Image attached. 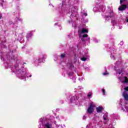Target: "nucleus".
Wrapping results in <instances>:
<instances>
[{"label":"nucleus","mask_w":128,"mask_h":128,"mask_svg":"<svg viewBox=\"0 0 128 128\" xmlns=\"http://www.w3.org/2000/svg\"><path fill=\"white\" fill-rule=\"evenodd\" d=\"M94 108H96V104H94V102H92L89 104V106L88 107V108L87 110V112L88 114H92L94 110Z\"/></svg>","instance_id":"1"},{"label":"nucleus","mask_w":128,"mask_h":128,"mask_svg":"<svg viewBox=\"0 0 128 128\" xmlns=\"http://www.w3.org/2000/svg\"><path fill=\"white\" fill-rule=\"evenodd\" d=\"M118 80H120V82H122V84H128V77L124 76V77H119Z\"/></svg>","instance_id":"2"},{"label":"nucleus","mask_w":128,"mask_h":128,"mask_svg":"<svg viewBox=\"0 0 128 128\" xmlns=\"http://www.w3.org/2000/svg\"><path fill=\"white\" fill-rule=\"evenodd\" d=\"M18 74V76H19V78H22H22H24L26 76V72L24 70H20V71Z\"/></svg>","instance_id":"3"},{"label":"nucleus","mask_w":128,"mask_h":128,"mask_svg":"<svg viewBox=\"0 0 128 128\" xmlns=\"http://www.w3.org/2000/svg\"><path fill=\"white\" fill-rule=\"evenodd\" d=\"M88 29L82 28L81 30V32L80 34H88Z\"/></svg>","instance_id":"4"},{"label":"nucleus","mask_w":128,"mask_h":128,"mask_svg":"<svg viewBox=\"0 0 128 128\" xmlns=\"http://www.w3.org/2000/svg\"><path fill=\"white\" fill-rule=\"evenodd\" d=\"M115 70H116V74H120L122 72V69L120 68V67H116Z\"/></svg>","instance_id":"5"},{"label":"nucleus","mask_w":128,"mask_h":128,"mask_svg":"<svg viewBox=\"0 0 128 128\" xmlns=\"http://www.w3.org/2000/svg\"><path fill=\"white\" fill-rule=\"evenodd\" d=\"M78 102V97L76 96H74L71 98V102H74L75 104Z\"/></svg>","instance_id":"6"},{"label":"nucleus","mask_w":128,"mask_h":128,"mask_svg":"<svg viewBox=\"0 0 128 128\" xmlns=\"http://www.w3.org/2000/svg\"><path fill=\"white\" fill-rule=\"evenodd\" d=\"M102 110H104V108L102 106H99L98 107L96 108L97 112H102Z\"/></svg>","instance_id":"7"},{"label":"nucleus","mask_w":128,"mask_h":128,"mask_svg":"<svg viewBox=\"0 0 128 128\" xmlns=\"http://www.w3.org/2000/svg\"><path fill=\"white\" fill-rule=\"evenodd\" d=\"M126 5H122L118 8L119 10H124L126 8Z\"/></svg>","instance_id":"8"},{"label":"nucleus","mask_w":128,"mask_h":128,"mask_svg":"<svg viewBox=\"0 0 128 128\" xmlns=\"http://www.w3.org/2000/svg\"><path fill=\"white\" fill-rule=\"evenodd\" d=\"M122 96L126 100H128V94L126 92L122 94Z\"/></svg>","instance_id":"9"},{"label":"nucleus","mask_w":128,"mask_h":128,"mask_svg":"<svg viewBox=\"0 0 128 128\" xmlns=\"http://www.w3.org/2000/svg\"><path fill=\"white\" fill-rule=\"evenodd\" d=\"M122 110H124V112H126H126H128V106H126L124 105L122 106Z\"/></svg>","instance_id":"10"},{"label":"nucleus","mask_w":128,"mask_h":128,"mask_svg":"<svg viewBox=\"0 0 128 128\" xmlns=\"http://www.w3.org/2000/svg\"><path fill=\"white\" fill-rule=\"evenodd\" d=\"M46 128H52V125L50 124L47 123L45 124Z\"/></svg>","instance_id":"11"},{"label":"nucleus","mask_w":128,"mask_h":128,"mask_svg":"<svg viewBox=\"0 0 128 128\" xmlns=\"http://www.w3.org/2000/svg\"><path fill=\"white\" fill-rule=\"evenodd\" d=\"M86 58H87L86 57L84 56L81 58V60H82V62H86Z\"/></svg>","instance_id":"12"},{"label":"nucleus","mask_w":128,"mask_h":128,"mask_svg":"<svg viewBox=\"0 0 128 128\" xmlns=\"http://www.w3.org/2000/svg\"><path fill=\"white\" fill-rule=\"evenodd\" d=\"M92 92H89L88 94V98H92Z\"/></svg>","instance_id":"13"},{"label":"nucleus","mask_w":128,"mask_h":128,"mask_svg":"<svg viewBox=\"0 0 128 128\" xmlns=\"http://www.w3.org/2000/svg\"><path fill=\"white\" fill-rule=\"evenodd\" d=\"M103 118L104 120H106L108 119V116H103Z\"/></svg>","instance_id":"14"},{"label":"nucleus","mask_w":128,"mask_h":128,"mask_svg":"<svg viewBox=\"0 0 128 128\" xmlns=\"http://www.w3.org/2000/svg\"><path fill=\"white\" fill-rule=\"evenodd\" d=\"M40 58L42 59V60H44V59H46V56H44V55H42V56H41V57H40Z\"/></svg>","instance_id":"15"},{"label":"nucleus","mask_w":128,"mask_h":128,"mask_svg":"<svg viewBox=\"0 0 128 128\" xmlns=\"http://www.w3.org/2000/svg\"><path fill=\"white\" fill-rule=\"evenodd\" d=\"M124 90H126V92H128V87H125L124 88Z\"/></svg>","instance_id":"16"},{"label":"nucleus","mask_w":128,"mask_h":128,"mask_svg":"<svg viewBox=\"0 0 128 128\" xmlns=\"http://www.w3.org/2000/svg\"><path fill=\"white\" fill-rule=\"evenodd\" d=\"M111 58L114 60V56L112 54H111Z\"/></svg>","instance_id":"17"},{"label":"nucleus","mask_w":128,"mask_h":128,"mask_svg":"<svg viewBox=\"0 0 128 128\" xmlns=\"http://www.w3.org/2000/svg\"><path fill=\"white\" fill-rule=\"evenodd\" d=\"M104 76H106L108 74V73L107 72H105L103 73Z\"/></svg>","instance_id":"18"},{"label":"nucleus","mask_w":128,"mask_h":128,"mask_svg":"<svg viewBox=\"0 0 128 128\" xmlns=\"http://www.w3.org/2000/svg\"><path fill=\"white\" fill-rule=\"evenodd\" d=\"M102 92H103V94L104 96V94H106V91L104 90V89H103Z\"/></svg>","instance_id":"19"},{"label":"nucleus","mask_w":128,"mask_h":128,"mask_svg":"<svg viewBox=\"0 0 128 128\" xmlns=\"http://www.w3.org/2000/svg\"><path fill=\"white\" fill-rule=\"evenodd\" d=\"M87 36H88V34H84L82 36V38H87Z\"/></svg>","instance_id":"20"},{"label":"nucleus","mask_w":128,"mask_h":128,"mask_svg":"<svg viewBox=\"0 0 128 128\" xmlns=\"http://www.w3.org/2000/svg\"><path fill=\"white\" fill-rule=\"evenodd\" d=\"M66 55L64 54H61V58H64V57Z\"/></svg>","instance_id":"21"},{"label":"nucleus","mask_w":128,"mask_h":128,"mask_svg":"<svg viewBox=\"0 0 128 128\" xmlns=\"http://www.w3.org/2000/svg\"><path fill=\"white\" fill-rule=\"evenodd\" d=\"M86 116H84L83 117V120H86Z\"/></svg>","instance_id":"22"},{"label":"nucleus","mask_w":128,"mask_h":128,"mask_svg":"<svg viewBox=\"0 0 128 128\" xmlns=\"http://www.w3.org/2000/svg\"><path fill=\"white\" fill-rule=\"evenodd\" d=\"M84 16H88V14H86V13H84Z\"/></svg>","instance_id":"23"},{"label":"nucleus","mask_w":128,"mask_h":128,"mask_svg":"<svg viewBox=\"0 0 128 128\" xmlns=\"http://www.w3.org/2000/svg\"><path fill=\"white\" fill-rule=\"evenodd\" d=\"M123 0H120V4H122V2Z\"/></svg>","instance_id":"24"},{"label":"nucleus","mask_w":128,"mask_h":128,"mask_svg":"<svg viewBox=\"0 0 128 128\" xmlns=\"http://www.w3.org/2000/svg\"><path fill=\"white\" fill-rule=\"evenodd\" d=\"M124 44V42H121L120 43V44H121V45L122 46V44Z\"/></svg>","instance_id":"25"},{"label":"nucleus","mask_w":128,"mask_h":128,"mask_svg":"<svg viewBox=\"0 0 128 128\" xmlns=\"http://www.w3.org/2000/svg\"><path fill=\"white\" fill-rule=\"evenodd\" d=\"M40 122H42V118L40 119Z\"/></svg>","instance_id":"26"},{"label":"nucleus","mask_w":128,"mask_h":128,"mask_svg":"<svg viewBox=\"0 0 128 128\" xmlns=\"http://www.w3.org/2000/svg\"><path fill=\"white\" fill-rule=\"evenodd\" d=\"M82 40H84V38H82Z\"/></svg>","instance_id":"27"},{"label":"nucleus","mask_w":128,"mask_h":128,"mask_svg":"<svg viewBox=\"0 0 128 128\" xmlns=\"http://www.w3.org/2000/svg\"><path fill=\"white\" fill-rule=\"evenodd\" d=\"M29 76H30V78H31L32 77V75H30Z\"/></svg>","instance_id":"28"},{"label":"nucleus","mask_w":128,"mask_h":128,"mask_svg":"<svg viewBox=\"0 0 128 128\" xmlns=\"http://www.w3.org/2000/svg\"><path fill=\"white\" fill-rule=\"evenodd\" d=\"M40 62H42V60H40Z\"/></svg>","instance_id":"29"},{"label":"nucleus","mask_w":128,"mask_h":128,"mask_svg":"<svg viewBox=\"0 0 128 128\" xmlns=\"http://www.w3.org/2000/svg\"><path fill=\"white\" fill-rule=\"evenodd\" d=\"M127 22H128V19H127Z\"/></svg>","instance_id":"30"},{"label":"nucleus","mask_w":128,"mask_h":128,"mask_svg":"<svg viewBox=\"0 0 128 128\" xmlns=\"http://www.w3.org/2000/svg\"><path fill=\"white\" fill-rule=\"evenodd\" d=\"M120 105H121V106H122V104H120Z\"/></svg>","instance_id":"31"}]
</instances>
